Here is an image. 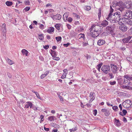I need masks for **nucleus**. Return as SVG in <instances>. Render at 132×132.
Instances as JSON below:
<instances>
[{"label": "nucleus", "mask_w": 132, "mask_h": 132, "mask_svg": "<svg viewBox=\"0 0 132 132\" xmlns=\"http://www.w3.org/2000/svg\"><path fill=\"white\" fill-rule=\"evenodd\" d=\"M120 12L123 17L126 19L132 18V11L130 10H125L124 8H120Z\"/></svg>", "instance_id": "obj_1"}, {"label": "nucleus", "mask_w": 132, "mask_h": 132, "mask_svg": "<svg viewBox=\"0 0 132 132\" xmlns=\"http://www.w3.org/2000/svg\"><path fill=\"white\" fill-rule=\"evenodd\" d=\"M112 7H115L116 9L119 10L120 11V8H124L122 7L123 6V3L121 1H119L118 2L115 3L112 5Z\"/></svg>", "instance_id": "obj_2"}, {"label": "nucleus", "mask_w": 132, "mask_h": 132, "mask_svg": "<svg viewBox=\"0 0 132 132\" xmlns=\"http://www.w3.org/2000/svg\"><path fill=\"white\" fill-rule=\"evenodd\" d=\"M114 27L111 26H108L105 28V30L107 32L112 35L114 34Z\"/></svg>", "instance_id": "obj_3"}, {"label": "nucleus", "mask_w": 132, "mask_h": 132, "mask_svg": "<svg viewBox=\"0 0 132 132\" xmlns=\"http://www.w3.org/2000/svg\"><path fill=\"white\" fill-rule=\"evenodd\" d=\"M101 70L103 72L107 74L110 71V67L109 65H103L101 68Z\"/></svg>", "instance_id": "obj_4"}, {"label": "nucleus", "mask_w": 132, "mask_h": 132, "mask_svg": "<svg viewBox=\"0 0 132 132\" xmlns=\"http://www.w3.org/2000/svg\"><path fill=\"white\" fill-rule=\"evenodd\" d=\"M90 30L96 31L97 32H100V34L101 32V27L100 26H98V25H93L91 27Z\"/></svg>", "instance_id": "obj_5"}, {"label": "nucleus", "mask_w": 132, "mask_h": 132, "mask_svg": "<svg viewBox=\"0 0 132 132\" xmlns=\"http://www.w3.org/2000/svg\"><path fill=\"white\" fill-rule=\"evenodd\" d=\"M114 18V16L113 14L110 15V14H109L108 17L106 18V19L108 21H110L111 23H114L116 22Z\"/></svg>", "instance_id": "obj_6"}, {"label": "nucleus", "mask_w": 132, "mask_h": 132, "mask_svg": "<svg viewBox=\"0 0 132 132\" xmlns=\"http://www.w3.org/2000/svg\"><path fill=\"white\" fill-rule=\"evenodd\" d=\"M90 34L93 37L95 38L98 36L100 34V32H98L96 31H93L90 30Z\"/></svg>", "instance_id": "obj_7"}, {"label": "nucleus", "mask_w": 132, "mask_h": 132, "mask_svg": "<svg viewBox=\"0 0 132 132\" xmlns=\"http://www.w3.org/2000/svg\"><path fill=\"white\" fill-rule=\"evenodd\" d=\"M114 16V18L116 19V21H119L121 18L120 13L119 12H116L114 13L113 15Z\"/></svg>", "instance_id": "obj_8"}, {"label": "nucleus", "mask_w": 132, "mask_h": 132, "mask_svg": "<svg viewBox=\"0 0 132 132\" xmlns=\"http://www.w3.org/2000/svg\"><path fill=\"white\" fill-rule=\"evenodd\" d=\"M128 28L127 26L124 24L121 25L119 27V29L123 32L126 31L128 30Z\"/></svg>", "instance_id": "obj_9"}, {"label": "nucleus", "mask_w": 132, "mask_h": 132, "mask_svg": "<svg viewBox=\"0 0 132 132\" xmlns=\"http://www.w3.org/2000/svg\"><path fill=\"white\" fill-rule=\"evenodd\" d=\"M89 97L90 100L89 101V103H90L93 101L95 98V93L93 92H91L90 93Z\"/></svg>", "instance_id": "obj_10"}, {"label": "nucleus", "mask_w": 132, "mask_h": 132, "mask_svg": "<svg viewBox=\"0 0 132 132\" xmlns=\"http://www.w3.org/2000/svg\"><path fill=\"white\" fill-rule=\"evenodd\" d=\"M110 65L112 68V71L114 73H116L117 71L118 70L117 67L116 65H115L112 64H111Z\"/></svg>", "instance_id": "obj_11"}, {"label": "nucleus", "mask_w": 132, "mask_h": 132, "mask_svg": "<svg viewBox=\"0 0 132 132\" xmlns=\"http://www.w3.org/2000/svg\"><path fill=\"white\" fill-rule=\"evenodd\" d=\"M132 37L130 35H127V37L123 38L122 40L124 43H127L130 40Z\"/></svg>", "instance_id": "obj_12"}, {"label": "nucleus", "mask_w": 132, "mask_h": 132, "mask_svg": "<svg viewBox=\"0 0 132 132\" xmlns=\"http://www.w3.org/2000/svg\"><path fill=\"white\" fill-rule=\"evenodd\" d=\"M62 17L61 15L60 14H57L53 16L52 17L53 20H59Z\"/></svg>", "instance_id": "obj_13"}, {"label": "nucleus", "mask_w": 132, "mask_h": 132, "mask_svg": "<svg viewBox=\"0 0 132 132\" xmlns=\"http://www.w3.org/2000/svg\"><path fill=\"white\" fill-rule=\"evenodd\" d=\"M26 104L25 105L24 108H28L29 107L30 108H32L33 104L31 102H26Z\"/></svg>", "instance_id": "obj_14"}, {"label": "nucleus", "mask_w": 132, "mask_h": 132, "mask_svg": "<svg viewBox=\"0 0 132 132\" xmlns=\"http://www.w3.org/2000/svg\"><path fill=\"white\" fill-rule=\"evenodd\" d=\"M101 111L104 112V114L106 116H108L110 114L109 111L106 109H102L101 110Z\"/></svg>", "instance_id": "obj_15"}, {"label": "nucleus", "mask_w": 132, "mask_h": 132, "mask_svg": "<svg viewBox=\"0 0 132 132\" xmlns=\"http://www.w3.org/2000/svg\"><path fill=\"white\" fill-rule=\"evenodd\" d=\"M2 31L4 33H5L6 32V24L3 23L1 26V29Z\"/></svg>", "instance_id": "obj_16"}, {"label": "nucleus", "mask_w": 132, "mask_h": 132, "mask_svg": "<svg viewBox=\"0 0 132 132\" xmlns=\"http://www.w3.org/2000/svg\"><path fill=\"white\" fill-rule=\"evenodd\" d=\"M125 102H126V105H129L128 107L126 106V108H130L131 107V105L132 104L131 103V101L129 100H127L125 101Z\"/></svg>", "instance_id": "obj_17"}, {"label": "nucleus", "mask_w": 132, "mask_h": 132, "mask_svg": "<svg viewBox=\"0 0 132 132\" xmlns=\"http://www.w3.org/2000/svg\"><path fill=\"white\" fill-rule=\"evenodd\" d=\"M21 52L23 55H25L27 56H29V52L26 50L23 49L22 50Z\"/></svg>", "instance_id": "obj_18"}, {"label": "nucleus", "mask_w": 132, "mask_h": 132, "mask_svg": "<svg viewBox=\"0 0 132 132\" xmlns=\"http://www.w3.org/2000/svg\"><path fill=\"white\" fill-rule=\"evenodd\" d=\"M108 24V22L106 20H105L103 21L101 23V25L103 27H105L107 26Z\"/></svg>", "instance_id": "obj_19"}, {"label": "nucleus", "mask_w": 132, "mask_h": 132, "mask_svg": "<svg viewBox=\"0 0 132 132\" xmlns=\"http://www.w3.org/2000/svg\"><path fill=\"white\" fill-rule=\"evenodd\" d=\"M54 28L53 27H51L49 28L47 30V31L50 34L54 32Z\"/></svg>", "instance_id": "obj_20"}, {"label": "nucleus", "mask_w": 132, "mask_h": 132, "mask_svg": "<svg viewBox=\"0 0 132 132\" xmlns=\"http://www.w3.org/2000/svg\"><path fill=\"white\" fill-rule=\"evenodd\" d=\"M105 42L103 40H99L97 42V44L99 46L101 45L105 44Z\"/></svg>", "instance_id": "obj_21"}, {"label": "nucleus", "mask_w": 132, "mask_h": 132, "mask_svg": "<svg viewBox=\"0 0 132 132\" xmlns=\"http://www.w3.org/2000/svg\"><path fill=\"white\" fill-rule=\"evenodd\" d=\"M124 77L125 78V80L127 79V80L129 81L131 80H132V76H129V75H126L124 76Z\"/></svg>", "instance_id": "obj_22"}, {"label": "nucleus", "mask_w": 132, "mask_h": 132, "mask_svg": "<svg viewBox=\"0 0 132 132\" xmlns=\"http://www.w3.org/2000/svg\"><path fill=\"white\" fill-rule=\"evenodd\" d=\"M115 122L114 123L117 126H119L121 125V124L120 123L119 120L117 119L116 118L114 119Z\"/></svg>", "instance_id": "obj_23"}, {"label": "nucleus", "mask_w": 132, "mask_h": 132, "mask_svg": "<svg viewBox=\"0 0 132 132\" xmlns=\"http://www.w3.org/2000/svg\"><path fill=\"white\" fill-rule=\"evenodd\" d=\"M127 20L125 21L126 24L130 26H132V21L130 19H127Z\"/></svg>", "instance_id": "obj_24"}, {"label": "nucleus", "mask_w": 132, "mask_h": 132, "mask_svg": "<svg viewBox=\"0 0 132 132\" xmlns=\"http://www.w3.org/2000/svg\"><path fill=\"white\" fill-rule=\"evenodd\" d=\"M51 54L53 57H55L57 56L56 53L55 51L51 50Z\"/></svg>", "instance_id": "obj_25"}, {"label": "nucleus", "mask_w": 132, "mask_h": 132, "mask_svg": "<svg viewBox=\"0 0 132 132\" xmlns=\"http://www.w3.org/2000/svg\"><path fill=\"white\" fill-rule=\"evenodd\" d=\"M68 17V14L67 13H65L64 14L63 16V18L65 21L67 19Z\"/></svg>", "instance_id": "obj_26"}, {"label": "nucleus", "mask_w": 132, "mask_h": 132, "mask_svg": "<svg viewBox=\"0 0 132 132\" xmlns=\"http://www.w3.org/2000/svg\"><path fill=\"white\" fill-rule=\"evenodd\" d=\"M78 36L79 37V39H80L81 38H82L84 40L85 39V35L84 34H81L79 35Z\"/></svg>", "instance_id": "obj_27"}, {"label": "nucleus", "mask_w": 132, "mask_h": 132, "mask_svg": "<svg viewBox=\"0 0 132 132\" xmlns=\"http://www.w3.org/2000/svg\"><path fill=\"white\" fill-rule=\"evenodd\" d=\"M118 83L120 85H121L123 84V80L122 78H120L118 80Z\"/></svg>", "instance_id": "obj_28"}, {"label": "nucleus", "mask_w": 132, "mask_h": 132, "mask_svg": "<svg viewBox=\"0 0 132 132\" xmlns=\"http://www.w3.org/2000/svg\"><path fill=\"white\" fill-rule=\"evenodd\" d=\"M61 25L59 24H57L55 25V28L58 30H60V27Z\"/></svg>", "instance_id": "obj_29"}, {"label": "nucleus", "mask_w": 132, "mask_h": 132, "mask_svg": "<svg viewBox=\"0 0 132 132\" xmlns=\"http://www.w3.org/2000/svg\"><path fill=\"white\" fill-rule=\"evenodd\" d=\"M102 65V63H101L98 64L96 67V68L99 71H100V69Z\"/></svg>", "instance_id": "obj_30"}, {"label": "nucleus", "mask_w": 132, "mask_h": 132, "mask_svg": "<svg viewBox=\"0 0 132 132\" xmlns=\"http://www.w3.org/2000/svg\"><path fill=\"white\" fill-rule=\"evenodd\" d=\"M112 109L115 111H117L118 110V108L116 106H114L112 107Z\"/></svg>", "instance_id": "obj_31"}, {"label": "nucleus", "mask_w": 132, "mask_h": 132, "mask_svg": "<svg viewBox=\"0 0 132 132\" xmlns=\"http://www.w3.org/2000/svg\"><path fill=\"white\" fill-rule=\"evenodd\" d=\"M55 117L54 116H51L49 117L48 118V120L50 121H52L54 120V118Z\"/></svg>", "instance_id": "obj_32"}, {"label": "nucleus", "mask_w": 132, "mask_h": 132, "mask_svg": "<svg viewBox=\"0 0 132 132\" xmlns=\"http://www.w3.org/2000/svg\"><path fill=\"white\" fill-rule=\"evenodd\" d=\"M128 34L129 35H132V27L128 30Z\"/></svg>", "instance_id": "obj_33"}, {"label": "nucleus", "mask_w": 132, "mask_h": 132, "mask_svg": "<svg viewBox=\"0 0 132 132\" xmlns=\"http://www.w3.org/2000/svg\"><path fill=\"white\" fill-rule=\"evenodd\" d=\"M57 42L60 41L62 39V38L61 36H58L56 37L55 38Z\"/></svg>", "instance_id": "obj_34"}, {"label": "nucleus", "mask_w": 132, "mask_h": 132, "mask_svg": "<svg viewBox=\"0 0 132 132\" xmlns=\"http://www.w3.org/2000/svg\"><path fill=\"white\" fill-rule=\"evenodd\" d=\"M129 6H127L126 8L127 9H129L130 8L132 10V4H128Z\"/></svg>", "instance_id": "obj_35"}, {"label": "nucleus", "mask_w": 132, "mask_h": 132, "mask_svg": "<svg viewBox=\"0 0 132 132\" xmlns=\"http://www.w3.org/2000/svg\"><path fill=\"white\" fill-rule=\"evenodd\" d=\"M43 34L39 35L38 38L39 39L42 40L43 39Z\"/></svg>", "instance_id": "obj_36"}, {"label": "nucleus", "mask_w": 132, "mask_h": 132, "mask_svg": "<svg viewBox=\"0 0 132 132\" xmlns=\"http://www.w3.org/2000/svg\"><path fill=\"white\" fill-rule=\"evenodd\" d=\"M108 75H109V77H110V79H112L113 78L114 76H113L112 73H109Z\"/></svg>", "instance_id": "obj_37"}, {"label": "nucleus", "mask_w": 132, "mask_h": 132, "mask_svg": "<svg viewBox=\"0 0 132 132\" xmlns=\"http://www.w3.org/2000/svg\"><path fill=\"white\" fill-rule=\"evenodd\" d=\"M126 59L128 61L130 62H131V61H132V58L129 56H128L127 57Z\"/></svg>", "instance_id": "obj_38"}, {"label": "nucleus", "mask_w": 132, "mask_h": 132, "mask_svg": "<svg viewBox=\"0 0 132 132\" xmlns=\"http://www.w3.org/2000/svg\"><path fill=\"white\" fill-rule=\"evenodd\" d=\"M32 108L33 110L36 111L37 110V108L36 107L35 105H34L33 104L32 106Z\"/></svg>", "instance_id": "obj_39"}, {"label": "nucleus", "mask_w": 132, "mask_h": 132, "mask_svg": "<svg viewBox=\"0 0 132 132\" xmlns=\"http://www.w3.org/2000/svg\"><path fill=\"white\" fill-rule=\"evenodd\" d=\"M101 10L100 9L99 10V12L98 13V16L99 18L101 17Z\"/></svg>", "instance_id": "obj_40"}, {"label": "nucleus", "mask_w": 132, "mask_h": 132, "mask_svg": "<svg viewBox=\"0 0 132 132\" xmlns=\"http://www.w3.org/2000/svg\"><path fill=\"white\" fill-rule=\"evenodd\" d=\"M14 63V62L9 59V64L10 65H12Z\"/></svg>", "instance_id": "obj_41"}, {"label": "nucleus", "mask_w": 132, "mask_h": 132, "mask_svg": "<svg viewBox=\"0 0 132 132\" xmlns=\"http://www.w3.org/2000/svg\"><path fill=\"white\" fill-rule=\"evenodd\" d=\"M66 73H63V75L61 76V78L62 79H63L65 78L66 77Z\"/></svg>", "instance_id": "obj_42"}, {"label": "nucleus", "mask_w": 132, "mask_h": 132, "mask_svg": "<svg viewBox=\"0 0 132 132\" xmlns=\"http://www.w3.org/2000/svg\"><path fill=\"white\" fill-rule=\"evenodd\" d=\"M93 113L94 115L95 116H96V115L97 113V110L96 109L94 110L93 111Z\"/></svg>", "instance_id": "obj_43"}, {"label": "nucleus", "mask_w": 132, "mask_h": 132, "mask_svg": "<svg viewBox=\"0 0 132 132\" xmlns=\"http://www.w3.org/2000/svg\"><path fill=\"white\" fill-rule=\"evenodd\" d=\"M120 21L119 20V21H117V22H118V23L119 24H123V23L122 22V19H121V18L120 19Z\"/></svg>", "instance_id": "obj_44"}, {"label": "nucleus", "mask_w": 132, "mask_h": 132, "mask_svg": "<svg viewBox=\"0 0 132 132\" xmlns=\"http://www.w3.org/2000/svg\"><path fill=\"white\" fill-rule=\"evenodd\" d=\"M30 9V7H26L24 9V10L26 11H28Z\"/></svg>", "instance_id": "obj_45"}, {"label": "nucleus", "mask_w": 132, "mask_h": 132, "mask_svg": "<svg viewBox=\"0 0 132 132\" xmlns=\"http://www.w3.org/2000/svg\"><path fill=\"white\" fill-rule=\"evenodd\" d=\"M76 127L75 128H73L72 129H69V130L70 132H71L72 131H74L77 130V129H76Z\"/></svg>", "instance_id": "obj_46"}, {"label": "nucleus", "mask_w": 132, "mask_h": 132, "mask_svg": "<svg viewBox=\"0 0 132 132\" xmlns=\"http://www.w3.org/2000/svg\"><path fill=\"white\" fill-rule=\"evenodd\" d=\"M72 19L71 17H69L68 18V21L69 22H71L72 21Z\"/></svg>", "instance_id": "obj_47"}, {"label": "nucleus", "mask_w": 132, "mask_h": 132, "mask_svg": "<svg viewBox=\"0 0 132 132\" xmlns=\"http://www.w3.org/2000/svg\"><path fill=\"white\" fill-rule=\"evenodd\" d=\"M113 9L112 8L111 6H110V12L109 14H110V15L112 14V13L113 12Z\"/></svg>", "instance_id": "obj_48"}, {"label": "nucleus", "mask_w": 132, "mask_h": 132, "mask_svg": "<svg viewBox=\"0 0 132 132\" xmlns=\"http://www.w3.org/2000/svg\"><path fill=\"white\" fill-rule=\"evenodd\" d=\"M85 56L86 58V59L87 60L88 59H90V55H88V54H86V55Z\"/></svg>", "instance_id": "obj_49"}, {"label": "nucleus", "mask_w": 132, "mask_h": 132, "mask_svg": "<svg viewBox=\"0 0 132 132\" xmlns=\"http://www.w3.org/2000/svg\"><path fill=\"white\" fill-rule=\"evenodd\" d=\"M122 112L124 115H125L127 113V111L125 110H122Z\"/></svg>", "instance_id": "obj_50"}, {"label": "nucleus", "mask_w": 132, "mask_h": 132, "mask_svg": "<svg viewBox=\"0 0 132 132\" xmlns=\"http://www.w3.org/2000/svg\"><path fill=\"white\" fill-rule=\"evenodd\" d=\"M35 93L37 97L39 99H41V97H39V95L38 94V93L37 92H35Z\"/></svg>", "instance_id": "obj_51"}, {"label": "nucleus", "mask_w": 132, "mask_h": 132, "mask_svg": "<svg viewBox=\"0 0 132 132\" xmlns=\"http://www.w3.org/2000/svg\"><path fill=\"white\" fill-rule=\"evenodd\" d=\"M43 47L44 49L46 50L49 47V46L48 45H45Z\"/></svg>", "instance_id": "obj_52"}, {"label": "nucleus", "mask_w": 132, "mask_h": 132, "mask_svg": "<svg viewBox=\"0 0 132 132\" xmlns=\"http://www.w3.org/2000/svg\"><path fill=\"white\" fill-rule=\"evenodd\" d=\"M110 84L111 85H114L116 84V82L115 81H110Z\"/></svg>", "instance_id": "obj_53"}, {"label": "nucleus", "mask_w": 132, "mask_h": 132, "mask_svg": "<svg viewBox=\"0 0 132 132\" xmlns=\"http://www.w3.org/2000/svg\"><path fill=\"white\" fill-rule=\"evenodd\" d=\"M91 9V7L90 6H87L86 7V10H89Z\"/></svg>", "instance_id": "obj_54"}, {"label": "nucleus", "mask_w": 132, "mask_h": 132, "mask_svg": "<svg viewBox=\"0 0 132 132\" xmlns=\"http://www.w3.org/2000/svg\"><path fill=\"white\" fill-rule=\"evenodd\" d=\"M40 118L41 119V121H40V122H42L44 120H43V119L44 118V116L42 115H41L40 116Z\"/></svg>", "instance_id": "obj_55"}, {"label": "nucleus", "mask_w": 132, "mask_h": 132, "mask_svg": "<svg viewBox=\"0 0 132 132\" xmlns=\"http://www.w3.org/2000/svg\"><path fill=\"white\" fill-rule=\"evenodd\" d=\"M125 88L128 89L129 90L132 89V88L131 87L128 86H125Z\"/></svg>", "instance_id": "obj_56"}, {"label": "nucleus", "mask_w": 132, "mask_h": 132, "mask_svg": "<svg viewBox=\"0 0 132 132\" xmlns=\"http://www.w3.org/2000/svg\"><path fill=\"white\" fill-rule=\"evenodd\" d=\"M70 44V43H68L66 44H63V46L65 47H68L69 45Z\"/></svg>", "instance_id": "obj_57"}, {"label": "nucleus", "mask_w": 132, "mask_h": 132, "mask_svg": "<svg viewBox=\"0 0 132 132\" xmlns=\"http://www.w3.org/2000/svg\"><path fill=\"white\" fill-rule=\"evenodd\" d=\"M49 71H47L45 72L44 74L45 75V76H46L47 75H48L49 73Z\"/></svg>", "instance_id": "obj_58"}, {"label": "nucleus", "mask_w": 132, "mask_h": 132, "mask_svg": "<svg viewBox=\"0 0 132 132\" xmlns=\"http://www.w3.org/2000/svg\"><path fill=\"white\" fill-rule=\"evenodd\" d=\"M83 44L84 46H86L88 45L87 43L83 42Z\"/></svg>", "instance_id": "obj_59"}, {"label": "nucleus", "mask_w": 132, "mask_h": 132, "mask_svg": "<svg viewBox=\"0 0 132 132\" xmlns=\"http://www.w3.org/2000/svg\"><path fill=\"white\" fill-rule=\"evenodd\" d=\"M30 1H26V4L27 5H30Z\"/></svg>", "instance_id": "obj_60"}, {"label": "nucleus", "mask_w": 132, "mask_h": 132, "mask_svg": "<svg viewBox=\"0 0 132 132\" xmlns=\"http://www.w3.org/2000/svg\"><path fill=\"white\" fill-rule=\"evenodd\" d=\"M67 27L68 29H70L71 28V26L69 24H67Z\"/></svg>", "instance_id": "obj_61"}, {"label": "nucleus", "mask_w": 132, "mask_h": 132, "mask_svg": "<svg viewBox=\"0 0 132 132\" xmlns=\"http://www.w3.org/2000/svg\"><path fill=\"white\" fill-rule=\"evenodd\" d=\"M44 28V26L42 24H41L39 26V28L42 29H43Z\"/></svg>", "instance_id": "obj_62"}, {"label": "nucleus", "mask_w": 132, "mask_h": 132, "mask_svg": "<svg viewBox=\"0 0 132 132\" xmlns=\"http://www.w3.org/2000/svg\"><path fill=\"white\" fill-rule=\"evenodd\" d=\"M45 75L44 74H43L40 76V78L41 79H43L45 77Z\"/></svg>", "instance_id": "obj_63"}, {"label": "nucleus", "mask_w": 132, "mask_h": 132, "mask_svg": "<svg viewBox=\"0 0 132 132\" xmlns=\"http://www.w3.org/2000/svg\"><path fill=\"white\" fill-rule=\"evenodd\" d=\"M54 60H60V58L59 57H54Z\"/></svg>", "instance_id": "obj_64"}]
</instances>
